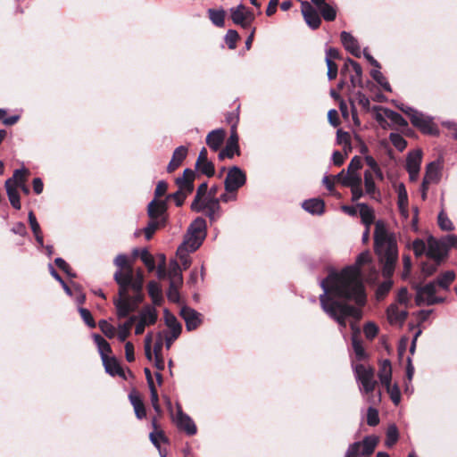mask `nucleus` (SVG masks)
I'll use <instances>...</instances> for the list:
<instances>
[{"mask_svg":"<svg viewBox=\"0 0 457 457\" xmlns=\"http://www.w3.org/2000/svg\"><path fill=\"white\" fill-rule=\"evenodd\" d=\"M180 315L183 318L186 323V328L188 331H192L197 328L203 321L202 314L187 306L181 308Z\"/></svg>","mask_w":457,"mask_h":457,"instance_id":"dca6fc26","label":"nucleus"},{"mask_svg":"<svg viewBox=\"0 0 457 457\" xmlns=\"http://www.w3.org/2000/svg\"><path fill=\"white\" fill-rule=\"evenodd\" d=\"M301 11L305 22L311 29H316L320 27L321 23V19L318 12L312 7V5L309 2H302Z\"/></svg>","mask_w":457,"mask_h":457,"instance_id":"f3484780","label":"nucleus"},{"mask_svg":"<svg viewBox=\"0 0 457 457\" xmlns=\"http://www.w3.org/2000/svg\"><path fill=\"white\" fill-rule=\"evenodd\" d=\"M158 313L156 309L151 305H145L140 312L139 320H141L147 326L153 325L156 322Z\"/></svg>","mask_w":457,"mask_h":457,"instance_id":"7c9ffc66","label":"nucleus"},{"mask_svg":"<svg viewBox=\"0 0 457 457\" xmlns=\"http://www.w3.org/2000/svg\"><path fill=\"white\" fill-rule=\"evenodd\" d=\"M176 423L180 429L184 430L189 436L195 435L197 431L193 420L187 414L184 413L180 407H179L177 411Z\"/></svg>","mask_w":457,"mask_h":457,"instance_id":"aec40b11","label":"nucleus"},{"mask_svg":"<svg viewBox=\"0 0 457 457\" xmlns=\"http://www.w3.org/2000/svg\"><path fill=\"white\" fill-rule=\"evenodd\" d=\"M195 173L191 169H186L181 177L176 179L175 182L179 190L191 194L194 190V180Z\"/></svg>","mask_w":457,"mask_h":457,"instance_id":"6ab92c4d","label":"nucleus"},{"mask_svg":"<svg viewBox=\"0 0 457 457\" xmlns=\"http://www.w3.org/2000/svg\"><path fill=\"white\" fill-rule=\"evenodd\" d=\"M129 398L130 403L132 404V406L134 408V411H135L137 418L141 420L144 417H145V414H146L145 409V406L142 403L140 396L137 393L132 392L129 394Z\"/></svg>","mask_w":457,"mask_h":457,"instance_id":"72a5a7b5","label":"nucleus"},{"mask_svg":"<svg viewBox=\"0 0 457 457\" xmlns=\"http://www.w3.org/2000/svg\"><path fill=\"white\" fill-rule=\"evenodd\" d=\"M302 207L312 214L320 215L324 212V202L319 198L305 200L302 204Z\"/></svg>","mask_w":457,"mask_h":457,"instance_id":"cd10ccee","label":"nucleus"},{"mask_svg":"<svg viewBox=\"0 0 457 457\" xmlns=\"http://www.w3.org/2000/svg\"><path fill=\"white\" fill-rule=\"evenodd\" d=\"M246 182L245 173L237 166L231 167L226 176L224 186L226 191H237Z\"/></svg>","mask_w":457,"mask_h":457,"instance_id":"1a4fd4ad","label":"nucleus"},{"mask_svg":"<svg viewBox=\"0 0 457 457\" xmlns=\"http://www.w3.org/2000/svg\"><path fill=\"white\" fill-rule=\"evenodd\" d=\"M386 388L390 395V398H391L392 402L395 405H397L401 401V393H400L399 387L396 385L392 386L390 384L389 387H386Z\"/></svg>","mask_w":457,"mask_h":457,"instance_id":"338daca9","label":"nucleus"},{"mask_svg":"<svg viewBox=\"0 0 457 457\" xmlns=\"http://www.w3.org/2000/svg\"><path fill=\"white\" fill-rule=\"evenodd\" d=\"M350 67L353 71V73L350 74V76H349L352 86L353 87H363L362 79H361L362 69H361V65L358 62H356L355 61H353L352 59H348L345 62V65L341 69V71H340L341 75L346 76V74L349 72Z\"/></svg>","mask_w":457,"mask_h":457,"instance_id":"2eb2a0df","label":"nucleus"},{"mask_svg":"<svg viewBox=\"0 0 457 457\" xmlns=\"http://www.w3.org/2000/svg\"><path fill=\"white\" fill-rule=\"evenodd\" d=\"M94 341L98 347L101 359L103 360L104 357H107L108 353L112 352L109 343L103 337L97 334L94 335Z\"/></svg>","mask_w":457,"mask_h":457,"instance_id":"37998d69","label":"nucleus"},{"mask_svg":"<svg viewBox=\"0 0 457 457\" xmlns=\"http://www.w3.org/2000/svg\"><path fill=\"white\" fill-rule=\"evenodd\" d=\"M408 312L404 310L400 311L396 304H391L387 308V317L391 323L393 322H403L406 320Z\"/></svg>","mask_w":457,"mask_h":457,"instance_id":"e433bc0d","label":"nucleus"},{"mask_svg":"<svg viewBox=\"0 0 457 457\" xmlns=\"http://www.w3.org/2000/svg\"><path fill=\"white\" fill-rule=\"evenodd\" d=\"M378 442V439L377 436H366L362 441L350 445L345 457L369 456L373 453Z\"/></svg>","mask_w":457,"mask_h":457,"instance_id":"0eeeda50","label":"nucleus"},{"mask_svg":"<svg viewBox=\"0 0 457 457\" xmlns=\"http://www.w3.org/2000/svg\"><path fill=\"white\" fill-rule=\"evenodd\" d=\"M230 13L233 22L243 28L249 27L254 20L253 13L243 4L231 8Z\"/></svg>","mask_w":457,"mask_h":457,"instance_id":"ddd939ff","label":"nucleus"},{"mask_svg":"<svg viewBox=\"0 0 457 457\" xmlns=\"http://www.w3.org/2000/svg\"><path fill=\"white\" fill-rule=\"evenodd\" d=\"M166 211L165 201H157L154 199L151 201L147 207V212L150 220H158L164 222L163 214Z\"/></svg>","mask_w":457,"mask_h":457,"instance_id":"4be33fe9","label":"nucleus"},{"mask_svg":"<svg viewBox=\"0 0 457 457\" xmlns=\"http://www.w3.org/2000/svg\"><path fill=\"white\" fill-rule=\"evenodd\" d=\"M148 295L154 305H161L163 301L160 285L155 281H150L147 285Z\"/></svg>","mask_w":457,"mask_h":457,"instance_id":"473e14b6","label":"nucleus"},{"mask_svg":"<svg viewBox=\"0 0 457 457\" xmlns=\"http://www.w3.org/2000/svg\"><path fill=\"white\" fill-rule=\"evenodd\" d=\"M356 380L360 383L361 394H370L375 390L377 381L374 378L375 370L370 366L357 364L354 367Z\"/></svg>","mask_w":457,"mask_h":457,"instance_id":"423d86ee","label":"nucleus"},{"mask_svg":"<svg viewBox=\"0 0 457 457\" xmlns=\"http://www.w3.org/2000/svg\"><path fill=\"white\" fill-rule=\"evenodd\" d=\"M239 36L238 33L234 29L228 30L225 36V42L227 43L229 49H235L237 46V41Z\"/></svg>","mask_w":457,"mask_h":457,"instance_id":"bf43d9fd","label":"nucleus"},{"mask_svg":"<svg viewBox=\"0 0 457 457\" xmlns=\"http://www.w3.org/2000/svg\"><path fill=\"white\" fill-rule=\"evenodd\" d=\"M195 168L204 175L207 177H212L215 170L212 162L207 158V150L204 147L201 149L196 162Z\"/></svg>","mask_w":457,"mask_h":457,"instance_id":"412c9836","label":"nucleus"},{"mask_svg":"<svg viewBox=\"0 0 457 457\" xmlns=\"http://www.w3.org/2000/svg\"><path fill=\"white\" fill-rule=\"evenodd\" d=\"M29 174V171L26 168L15 170L12 177L9 178L5 181V186L15 187L18 188V186L25 183Z\"/></svg>","mask_w":457,"mask_h":457,"instance_id":"c756f323","label":"nucleus"},{"mask_svg":"<svg viewBox=\"0 0 457 457\" xmlns=\"http://www.w3.org/2000/svg\"><path fill=\"white\" fill-rule=\"evenodd\" d=\"M114 280L119 285V297L114 299L113 303L118 318L121 319L135 312L143 301L144 277L141 270L134 274L132 267H129L124 270H117Z\"/></svg>","mask_w":457,"mask_h":457,"instance_id":"f03ea898","label":"nucleus"},{"mask_svg":"<svg viewBox=\"0 0 457 457\" xmlns=\"http://www.w3.org/2000/svg\"><path fill=\"white\" fill-rule=\"evenodd\" d=\"M140 259L144 264L147 267L149 271H153L155 269V262L153 255L146 250L143 249L140 253Z\"/></svg>","mask_w":457,"mask_h":457,"instance_id":"6e6d98bb","label":"nucleus"},{"mask_svg":"<svg viewBox=\"0 0 457 457\" xmlns=\"http://www.w3.org/2000/svg\"><path fill=\"white\" fill-rule=\"evenodd\" d=\"M410 120L411 124L423 133L429 135H436L437 133V129L435 127L433 119L430 116L416 110Z\"/></svg>","mask_w":457,"mask_h":457,"instance_id":"9b49d317","label":"nucleus"},{"mask_svg":"<svg viewBox=\"0 0 457 457\" xmlns=\"http://www.w3.org/2000/svg\"><path fill=\"white\" fill-rule=\"evenodd\" d=\"M341 41L347 51L356 57L361 56L360 46L357 40L348 32L343 31L340 35Z\"/></svg>","mask_w":457,"mask_h":457,"instance_id":"bb28decb","label":"nucleus"},{"mask_svg":"<svg viewBox=\"0 0 457 457\" xmlns=\"http://www.w3.org/2000/svg\"><path fill=\"white\" fill-rule=\"evenodd\" d=\"M374 250L383 266V276L390 278L398 260L397 240L395 234L389 231L381 220L375 222Z\"/></svg>","mask_w":457,"mask_h":457,"instance_id":"7ed1b4c3","label":"nucleus"},{"mask_svg":"<svg viewBox=\"0 0 457 457\" xmlns=\"http://www.w3.org/2000/svg\"><path fill=\"white\" fill-rule=\"evenodd\" d=\"M163 223V221L158 220H151L144 229L145 238L147 240L151 239L155 230Z\"/></svg>","mask_w":457,"mask_h":457,"instance_id":"4d7b16f0","label":"nucleus"},{"mask_svg":"<svg viewBox=\"0 0 457 457\" xmlns=\"http://www.w3.org/2000/svg\"><path fill=\"white\" fill-rule=\"evenodd\" d=\"M137 317L133 315L130 316L127 321L118 326L117 337L120 342L126 341V339L130 334V328L132 325L137 321Z\"/></svg>","mask_w":457,"mask_h":457,"instance_id":"c9c22d12","label":"nucleus"},{"mask_svg":"<svg viewBox=\"0 0 457 457\" xmlns=\"http://www.w3.org/2000/svg\"><path fill=\"white\" fill-rule=\"evenodd\" d=\"M378 422H379V417H378V411L373 407H370L368 409V412H367L368 425L374 427V426L378 425Z\"/></svg>","mask_w":457,"mask_h":457,"instance_id":"e2e57ef3","label":"nucleus"},{"mask_svg":"<svg viewBox=\"0 0 457 457\" xmlns=\"http://www.w3.org/2000/svg\"><path fill=\"white\" fill-rule=\"evenodd\" d=\"M411 248L416 257H420L423 254H427L428 245L423 239L417 238L412 242Z\"/></svg>","mask_w":457,"mask_h":457,"instance_id":"3c124183","label":"nucleus"},{"mask_svg":"<svg viewBox=\"0 0 457 457\" xmlns=\"http://www.w3.org/2000/svg\"><path fill=\"white\" fill-rule=\"evenodd\" d=\"M357 206L360 209V216L362 223L365 225V227H370L375 220L373 209L366 204H358Z\"/></svg>","mask_w":457,"mask_h":457,"instance_id":"f704fd0d","label":"nucleus"},{"mask_svg":"<svg viewBox=\"0 0 457 457\" xmlns=\"http://www.w3.org/2000/svg\"><path fill=\"white\" fill-rule=\"evenodd\" d=\"M412 287L416 291L415 303L418 306H430L442 303L445 301V297L436 295V293L437 292L436 282H428L423 286L413 284Z\"/></svg>","mask_w":457,"mask_h":457,"instance_id":"39448f33","label":"nucleus"},{"mask_svg":"<svg viewBox=\"0 0 457 457\" xmlns=\"http://www.w3.org/2000/svg\"><path fill=\"white\" fill-rule=\"evenodd\" d=\"M199 207H203V211H206V215L211 221H216L221 216V208L220 205V199L217 197L206 198Z\"/></svg>","mask_w":457,"mask_h":457,"instance_id":"a211bd4d","label":"nucleus"},{"mask_svg":"<svg viewBox=\"0 0 457 457\" xmlns=\"http://www.w3.org/2000/svg\"><path fill=\"white\" fill-rule=\"evenodd\" d=\"M370 76L372 79L379 84L386 91L391 92L392 88L390 84L387 82L385 76L382 74V72L379 71V69H375L370 71Z\"/></svg>","mask_w":457,"mask_h":457,"instance_id":"de8ad7c7","label":"nucleus"},{"mask_svg":"<svg viewBox=\"0 0 457 457\" xmlns=\"http://www.w3.org/2000/svg\"><path fill=\"white\" fill-rule=\"evenodd\" d=\"M187 155V148L184 145L177 147L172 154L171 160L167 166V171L169 173L173 172L178 169Z\"/></svg>","mask_w":457,"mask_h":457,"instance_id":"b1692460","label":"nucleus"},{"mask_svg":"<svg viewBox=\"0 0 457 457\" xmlns=\"http://www.w3.org/2000/svg\"><path fill=\"white\" fill-rule=\"evenodd\" d=\"M392 377L391 363L388 360H384L379 368L378 378L380 382L386 386L389 387Z\"/></svg>","mask_w":457,"mask_h":457,"instance_id":"2f4dec72","label":"nucleus"},{"mask_svg":"<svg viewBox=\"0 0 457 457\" xmlns=\"http://www.w3.org/2000/svg\"><path fill=\"white\" fill-rule=\"evenodd\" d=\"M438 226L445 231H451L454 228L453 222L447 217L444 210H442L437 217Z\"/></svg>","mask_w":457,"mask_h":457,"instance_id":"864d4df0","label":"nucleus"},{"mask_svg":"<svg viewBox=\"0 0 457 457\" xmlns=\"http://www.w3.org/2000/svg\"><path fill=\"white\" fill-rule=\"evenodd\" d=\"M128 262V256L125 254H118L114 259V264L119 267L118 270H124L127 268L131 267Z\"/></svg>","mask_w":457,"mask_h":457,"instance_id":"774afa93","label":"nucleus"},{"mask_svg":"<svg viewBox=\"0 0 457 457\" xmlns=\"http://www.w3.org/2000/svg\"><path fill=\"white\" fill-rule=\"evenodd\" d=\"M370 262V252H363L353 265L338 272L332 270L320 281L323 290L319 297L320 307L342 328H346L348 318L360 320L362 316L361 308L365 305L367 295L361 267Z\"/></svg>","mask_w":457,"mask_h":457,"instance_id":"f257e3e1","label":"nucleus"},{"mask_svg":"<svg viewBox=\"0 0 457 457\" xmlns=\"http://www.w3.org/2000/svg\"><path fill=\"white\" fill-rule=\"evenodd\" d=\"M101 331L109 338L115 336V328L111 325L108 321L102 320L98 323Z\"/></svg>","mask_w":457,"mask_h":457,"instance_id":"052dcab7","label":"nucleus"},{"mask_svg":"<svg viewBox=\"0 0 457 457\" xmlns=\"http://www.w3.org/2000/svg\"><path fill=\"white\" fill-rule=\"evenodd\" d=\"M443 261L432 260L431 262H424L421 263V272L425 277L433 275L440 266Z\"/></svg>","mask_w":457,"mask_h":457,"instance_id":"c03bdc74","label":"nucleus"},{"mask_svg":"<svg viewBox=\"0 0 457 457\" xmlns=\"http://www.w3.org/2000/svg\"><path fill=\"white\" fill-rule=\"evenodd\" d=\"M455 278V274L452 270H447L441 274L436 280L433 282H436V287H440L445 290H448L450 287V285L453 283V281Z\"/></svg>","mask_w":457,"mask_h":457,"instance_id":"4c0bfd02","label":"nucleus"},{"mask_svg":"<svg viewBox=\"0 0 457 457\" xmlns=\"http://www.w3.org/2000/svg\"><path fill=\"white\" fill-rule=\"evenodd\" d=\"M399 433L395 425H390L386 430V445L393 446L398 440Z\"/></svg>","mask_w":457,"mask_h":457,"instance_id":"603ef678","label":"nucleus"},{"mask_svg":"<svg viewBox=\"0 0 457 457\" xmlns=\"http://www.w3.org/2000/svg\"><path fill=\"white\" fill-rule=\"evenodd\" d=\"M389 138L393 145L399 151H403L407 146V142L403 136L397 133H391Z\"/></svg>","mask_w":457,"mask_h":457,"instance_id":"5fc2aeb1","label":"nucleus"},{"mask_svg":"<svg viewBox=\"0 0 457 457\" xmlns=\"http://www.w3.org/2000/svg\"><path fill=\"white\" fill-rule=\"evenodd\" d=\"M363 331H364L365 337L368 339H373L378 332V328L375 323L368 322L364 326Z\"/></svg>","mask_w":457,"mask_h":457,"instance_id":"0e129e2a","label":"nucleus"},{"mask_svg":"<svg viewBox=\"0 0 457 457\" xmlns=\"http://www.w3.org/2000/svg\"><path fill=\"white\" fill-rule=\"evenodd\" d=\"M29 222L37 242L40 246H44V240L41 228L33 212H29Z\"/></svg>","mask_w":457,"mask_h":457,"instance_id":"58836bf2","label":"nucleus"},{"mask_svg":"<svg viewBox=\"0 0 457 457\" xmlns=\"http://www.w3.org/2000/svg\"><path fill=\"white\" fill-rule=\"evenodd\" d=\"M383 112H384V115L386 116V118L390 120L395 124L401 126V127L407 126V121L398 112L392 111L390 109H387V108L383 109Z\"/></svg>","mask_w":457,"mask_h":457,"instance_id":"a18cd8bd","label":"nucleus"},{"mask_svg":"<svg viewBox=\"0 0 457 457\" xmlns=\"http://www.w3.org/2000/svg\"><path fill=\"white\" fill-rule=\"evenodd\" d=\"M235 154L239 155L238 135L236 129V121L231 127L230 136L227 141L226 146L219 154V159L233 158Z\"/></svg>","mask_w":457,"mask_h":457,"instance_id":"f8f14e48","label":"nucleus"},{"mask_svg":"<svg viewBox=\"0 0 457 457\" xmlns=\"http://www.w3.org/2000/svg\"><path fill=\"white\" fill-rule=\"evenodd\" d=\"M226 137V131L223 129H218L211 131L206 137L207 145L213 151H218L222 145Z\"/></svg>","mask_w":457,"mask_h":457,"instance_id":"5701e85b","label":"nucleus"},{"mask_svg":"<svg viewBox=\"0 0 457 457\" xmlns=\"http://www.w3.org/2000/svg\"><path fill=\"white\" fill-rule=\"evenodd\" d=\"M164 322L169 328V332L165 334V346L170 349L172 343L179 337L182 331V326L177 318L167 309L163 311Z\"/></svg>","mask_w":457,"mask_h":457,"instance_id":"6e6552de","label":"nucleus"},{"mask_svg":"<svg viewBox=\"0 0 457 457\" xmlns=\"http://www.w3.org/2000/svg\"><path fill=\"white\" fill-rule=\"evenodd\" d=\"M321 16L325 21H332L337 17V11L336 8L332 5L325 3L320 9H319Z\"/></svg>","mask_w":457,"mask_h":457,"instance_id":"8fccbe9b","label":"nucleus"},{"mask_svg":"<svg viewBox=\"0 0 457 457\" xmlns=\"http://www.w3.org/2000/svg\"><path fill=\"white\" fill-rule=\"evenodd\" d=\"M208 12L210 20L214 25L218 27L224 25L225 12L223 10L209 9Z\"/></svg>","mask_w":457,"mask_h":457,"instance_id":"09e8293b","label":"nucleus"},{"mask_svg":"<svg viewBox=\"0 0 457 457\" xmlns=\"http://www.w3.org/2000/svg\"><path fill=\"white\" fill-rule=\"evenodd\" d=\"M364 186L366 194L374 200L378 201L380 199V191L378 189L374 175L370 170H365L364 172Z\"/></svg>","mask_w":457,"mask_h":457,"instance_id":"393cba45","label":"nucleus"},{"mask_svg":"<svg viewBox=\"0 0 457 457\" xmlns=\"http://www.w3.org/2000/svg\"><path fill=\"white\" fill-rule=\"evenodd\" d=\"M422 162V151L416 149L410 152L406 158L405 168L411 181H416L419 178Z\"/></svg>","mask_w":457,"mask_h":457,"instance_id":"9d476101","label":"nucleus"},{"mask_svg":"<svg viewBox=\"0 0 457 457\" xmlns=\"http://www.w3.org/2000/svg\"><path fill=\"white\" fill-rule=\"evenodd\" d=\"M168 277L170 283L172 285L181 286L183 283V276L179 264L176 261H171L169 266Z\"/></svg>","mask_w":457,"mask_h":457,"instance_id":"c85d7f7f","label":"nucleus"},{"mask_svg":"<svg viewBox=\"0 0 457 457\" xmlns=\"http://www.w3.org/2000/svg\"><path fill=\"white\" fill-rule=\"evenodd\" d=\"M79 314H80L82 320L89 328H93L96 327V324L93 319V316L87 309L79 308Z\"/></svg>","mask_w":457,"mask_h":457,"instance_id":"680f3d73","label":"nucleus"},{"mask_svg":"<svg viewBox=\"0 0 457 457\" xmlns=\"http://www.w3.org/2000/svg\"><path fill=\"white\" fill-rule=\"evenodd\" d=\"M207 191H208V185L206 182L202 183L197 187L195 199L191 204V209L193 211L198 212L203 211V207H199V204H201L203 202L202 197L207 193Z\"/></svg>","mask_w":457,"mask_h":457,"instance_id":"a19ab883","label":"nucleus"},{"mask_svg":"<svg viewBox=\"0 0 457 457\" xmlns=\"http://www.w3.org/2000/svg\"><path fill=\"white\" fill-rule=\"evenodd\" d=\"M427 256L431 260L444 261L447 255V248L444 242L436 239L433 236L427 238Z\"/></svg>","mask_w":457,"mask_h":457,"instance_id":"4468645a","label":"nucleus"},{"mask_svg":"<svg viewBox=\"0 0 457 457\" xmlns=\"http://www.w3.org/2000/svg\"><path fill=\"white\" fill-rule=\"evenodd\" d=\"M102 361L105 371L110 375L114 376L121 373V369L115 358L109 356L104 357Z\"/></svg>","mask_w":457,"mask_h":457,"instance_id":"ea45409f","label":"nucleus"},{"mask_svg":"<svg viewBox=\"0 0 457 457\" xmlns=\"http://www.w3.org/2000/svg\"><path fill=\"white\" fill-rule=\"evenodd\" d=\"M188 253H191V251L181 246H179L177 250V255L180 259L181 264L184 269H187L191 264V261L188 257Z\"/></svg>","mask_w":457,"mask_h":457,"instance_id":"13d9d810","label":"nucleus"},{"mask_svg":"<svg viewBox=\"0 0 457 457\" xmlns=\"http://www.w3.org/2000/svg\"><path fill=\"white\" fill-rule=\"evenodd\" d=\"M181 286L172 285L170 283L169 290L167 292V297L170 302L178 303L179 301V288Z\"/></svg>","mask_w":457,"mask_h":457,"instance_id":"69168bd1","label":"nucleus"},{"mask_svg":"<svg viewBox=\"0 0 457 457\" xmlns=\"http://www.w3.org/2000/svg\"><path fill=\"white\" fill-rule=\"evenodd\" d=\"M424 179H426V183H433L437 184L441 179V166L437 162H431L426 167V171L424 175Z\"/></svg>","mask_w":457,"mask_h":457,"instance_id":"a878e982","label":"nucleus"},{"mask_svg":"<svg viewBox=\"0 0 457 457\" xmlns=\"http://www.w3.org/2000/svg\"><path fill=\"white\" fill-rule=\"evenodd\" d=\"M6 193L9 198V201L13 208L16 210L21 209V201L20 195L18 193L17 187L5 186Z\"/></svg>","mask_w":457,"mask_h":457,"instance_id":"49530a36","label":"nucleus"},{"mask_svg":"<svg viewBox=\"0 0 457 457\" xmlns=\"http://www.w3.org/2000/svg\"><path fill=\"white\" fill-rule=\"evenodd\" d=\"M398 206L403 214H407L408 195L403 184L397 188Z\"/></svg>","mask_w":457,"mask_h":457,"instance_id":"79ce46f5","label":"nucleus"},{"mask_svg":"<svg viewBox=\"0 0 457 457\" xmlns=\"http://www.w3.org/2000/svg\"><path fill=\"white\" fill-rule=\"evenodd\" d=\"M206 221L204 218L198 217L189 225L182 244L179 245L191 252L197 250L206 237Z\"/></svg>","mask_w":457,"mask_h":457,"instance_id":"20e7f679","label":"nucleus"}]
</instances>
